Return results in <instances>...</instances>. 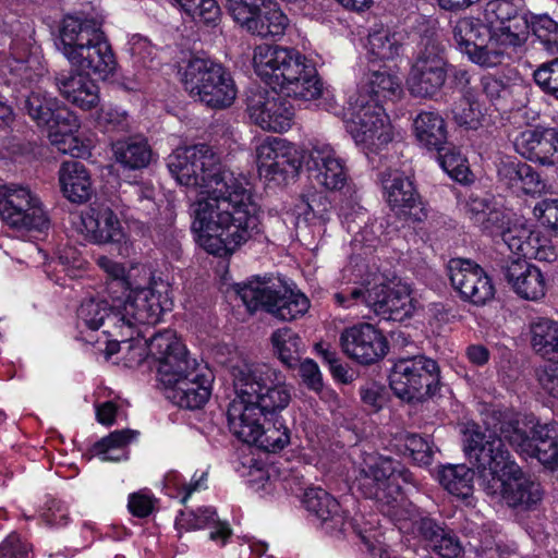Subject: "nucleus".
<instances>
[{"mask_svg":"<svg viewBox=\"0 0 558 558\" xmlns=\"http://www.w3.org/2000/svg\"><path fill=\"white\" fill-rule=\"evenodd\" d=\"M83 226L93 242L117 245L120 255L128 251L121 223L110 208L86 215L83 217Z\"/></svg>","mask_w":558,"mask_h":558,"instance_id":"obj_30","label":"nucleus"},{"mask_svg":"<svg viewBox=\"0 0 558 558\" xmlns=\"http://www.w3.org/2000/svg\"><path fill=\"white\" fill-rule=\"evenodd\" d=\"M411 520L413 521V527L428 547L437 542V538L448 529L430 517L418 515L417 518H411Z\"/></svg>","mask_w":558,"mask_h":558,"instance_id":"obj_60","label":"nucleus"},{"mask_svg":"<svg viewBox=\"0 0 558 558\" xmlns=\"http://www.w3.org/2000/svg\"><path fill=\"white\" fill-rule=\"evenodd\" d=\"M109 304L106 300H84L76 312L77 327H85L90 330L101 328L105 318L102 316L110 310Z\"/></svg>","mask_w":558,"mask_h":558,"instance_id":"obj_49","label":"nucleus"},{"mask_svg":"<svg viewBox=\"0 0 558 558\" xmlns=\"http://www.w3.org/2000/svg\"><path fill=\"white\" fill-rule=\"evenodd\" d=\"M89 76L74 68L62 70L56 73L54 85L65 100L83 110H90L99 104V88Z\"/></svg>","mask_w":558,"mask_h":558,"instance_id":"obj_24","label":"nucleus"},{"mask_svg":"<svg viewBox=\"0 0 558 558\" xmlns=\"http://www.w3.org/2000/svg\"><path fill=\"white\" fill-rule=\"evenodd\" d=\"M400 90V81L386 66L369 69L352 96H362L380 105L383 99L395 96Z\"/></svg>","mask_w":558,"mask_h":558,"instance_id":"obj_34","label":"nucleus"},{"mask_svg":"<svg viewBox=\"0 0 558 558\" xmlns=\"http://www.w3.org/2000/svg\"><path fill=\"white\" fill-rule=\"evenodd\" d=\"M182 83L194 100L217 110L229 108L238 94L230 72L208 59L190 60L183 72Z\"/></svg>","mask_w":558,"mask_h":558,"instance_id":"obj_8","label":"nucleus"},{"mask_svg":"<svg viewBox=\"0 0 558 558\" xmlns=\"http://www.w3.org/2000/svg\"><path fill=\"white\" fill-rule=\"evenodd\" d=\"M447 269L450 283L462 301L484 306L494 300L496 288L493 279L474 260L451 258Z\"/></svg>","mask_w":558,"mask_h":558,"instance_id":"obj_17","label":"nucleus"},{"mask_svg":"<svg viewBox=\"0 0 558 558\" xmlns=\"http://www.w3.org/2000/svg\"><path fill=\"white\" fill-rule=\"evenodd\" d=\"M101 16L66 15L60 29L59 49L72 68L106 80L117 68Z\"/></svg>","mask_w":558,"mask_h":558,"instance_id":"obj_5","label":"nucleus"},{"mask_svg":"<svg viewBox=\"0 0 558 558\" xmlns=\"http://www.w3.org/2000/svg\"><path fill=\"white\" fill-rule=\"evenodd\" d=\"M155 189L146 183H128L122 191V199L129 208H133L144 216H151L157 211Z\"/></svg>","mask_w":558,"mask_h":558,"instance_id":"obj_46","label":"nucleus"},{"mask_svg":"<svg viewBox=\"0 0 558 558\" xmlns=\"http://www.w3.org/2000/svg\"><path fill=\"white\" fill-rule=\"evenodd\" d=\"M529 28L539 39L545 48L551 52L558 51V23L549 15H533L529 20Z\"/></svg>","mask_w":558,"mask_h":558,"instance_id":"obj_51","label":"nucleus"},{"mask_svg":"<svg viewBox=\"0 0 558 558\" xmlns=\"http://www.w3.org/2000/svg\"><path fill=\"white\" fill-rule=\"evenodd\" d=\"M389 385L401 400L423 402L439 390V365L425 355L400 357L391 368Z\"/></svg>","mask_w":558,"mask_h":558,"instance_id":"obj_11","label":"nucleus"},{"mask_svg":"<svg viewBox=\"0 0 558 558\" xmlns=\"http://www.w3.org/2000/svg\"><path fill=\"white\" fill-rule=\"evenodd\" d=\"M532 76L536 86L545 95L558 100V58L538 65Z\"/></svg>","mask_w":558,"mask_h":558,"instance_id":"obj_54","label":"nucleus"},{"mask_svg":"<svg viewBox=\"0 0 558 558\" xmlns=\"http://www.w3.org/2000/svg\"><path fill=\"white\" fill-rule=\"evenodd\" d=\"M486 435L478 429H468L464 438L465 450L470 438L480 434L486 441L498 438L505 445L507 440L520 454L537 458L541 445L549 438H555L558 423L539 424L534 415H521L508 410L492 407L483 413Z\"/></svg>","mask_w":558,"mask_h":558,"instance_id":"obj_6","label":"nucleus"},{"mask_svg":"<svg viewBox=\"0 0 558 558\" xmlns=\"http://www.w3.org/2000/svg\"><path fill=\"white\" fill-rule=\"evenodd\" d=\"M442 558H457L462 553V545L456 533L447 529L430 546Z\"/></svg>","mask_w":558,"mask_h":558,"instance_id":"obj_62","label":"nucleus"},{"mask_svg":"<svg viewBox=\"0 0 558 558\" xmlns=\"http://www.w3.org/2000/svg\"><path fill=\"white\" fill-rule=\"evenodd\" d=\"M178 527L185 530L210 529L209 538L223 545L231 536L229 524L219 520L211 507H201L195 511L181 512L175 522Z\"/></svg>","mask_w":558,"mask_h":558,"instance_id":"obj_32","label":"nucleus"},{"mask_svg":"<svg viewBox=\"0 0 558 558\" xmlns=\"http://www.w3.org/2000/svg\"><path fill=\"white\" fill-rule=\"evenodd\" d=\"M235 398L227 416L231 432L243 442L276 452L290 444V428L281 412L291 402V389L275 367L238 361L230 368Z\"/></svg>","mask_w":558,"mask_h":558,"instance_id":"obj_2","label":"nucleus"},{"mask_svg":"<svg viewBox=\"0 0 558 558\" xmlns=\"http://www.w3.org/2000/svg\"><path fill=\"white\" fill-rule=\"evenodd\" d=\"M288 25L287 15L276 2L270 0V3H265L262 11L256 14L247 32L263 38L277 37L284 34Z\"/></svg>","mask_w":558,"mask_h":558,"instance_id":"obj_40","label":"nucleus"},{"mask_svg":"<svg viewBox=\"0 0 558 558\" xmlns=\"http://www.w3.org/2000/svg\"><path fill=\"white\" fill-rule=\"evenodd\" d=\"M58 174L61 193L69 202L84 204L92 198L93 183L83 162L76 159L63 161Z\"/></svg>","mask_w":558,"mask_h":558,"instance_id":"obj_31","label":"nucleus"},{"mask_svg":"<svg viewBox=\"0 0 558 558\" xmlns=\"http://www.w3.org/2000/svg\"><path fill=\"white\" fill-rule=\"evenodd\" d=\"M213 375L201 366L193 375H185L174 385L165 388L167 398L175 405L186 410L202 409L211 395Z\"/></svg>","mask_w":558,"mask_h":558,"instance_id":"obj_23","label":"nucleus"},{"mask_svg":"<svg viewBox=\"0 0 558 558\" xmlns=\"http://www.w3.org/2000/svg\"><path fill=\"white\" fill-rule=\"evenodd\" d=\"M270 342L275 355L284 366L295 368L300 364L305 343L294 330L289 327L279 328L271 333Z\"/></svg>","mask_w":558,"mask_h":558,"instance_id":"obj_39","label":"nucleus"},{"mask_svg":"<svg viewBox=\"0 0 558 558\" xmlns=\"http://www.w3.org/2000/svg\"><path fill=\"white\" fill-rule=\"evenodd\" d=\"M112 303L109 304L110 310L107 311L102 322V332L113 343H125L134 340V335H141L137 330V324L131 315L122 310V296L112 295Z\"/></svg>","mask_w":558,"mask_h":558,"instance_id":"obj_33","label":"nucleus"},{"mask_svg":"<svg viewBox=\"0 0 558 558\" xmlns=\"http://www.w3.org/2000/svg\"><path fill=\"white\" fill-rule=\"evenodd\" d=\"M435 150L440 167L450 178L460 183L468 181L470 170L459 148L447 142L446 145H441V148Z\"/></svg>","mask_w":558,"mask_h":558,"instance_id":"obj_48","label":"nucleus"},{"mask_svg":"<svg viewBox=\"0 0 558 558\" xmlns=\"http://www.w3.org/2000/svg\"><path fill=\"white\" fill-rule=\"evenodd\" d=\"M22 109L38 126H45L50 132L53 130L68 132L78 128L77 117L62 106L56 97L40 89L32 90L25 97Z\"/></svg>","mask_w":558,"mask_h":558,"instance_id":"obj_18","label":"nucleus"},{"mask_svg":"<svg viewBox=\"0 0 558 558\" xmlns=\"http://www.w3.org/2000/svg\"><path fill=\"white\" fill-rule=\"evenodd\" d=\"M465 464H449L440 469L438 480L440 485L451 495L468 498L473 492L474 473L477 469Z\"/></svg>","mask_w":558,"mask_h":558,"instance_id":"obj_44","label":"nucleus"},{"mask_svg":"<svg viewBox=\"0 0 558 558\" xmlns=\"http://www.w3.org/2000/svg\"><path fill=\"white\" fill-rule=\"evenodd\" d=\"M235 291L250 312L264 308L281 320H294L310 308V300L305 294L286 287L277 289L270 279L256 277L247 282L238 283Z\"/></svg>","mask_w":558,"mask_h":558,"instance_id":"obj_10","label":"nucleus"},{"mask_svg":"<svg viewBox=\"0 0 558 558\" xmlns=\"http://www.w3.org/2000/svg\"><path fill=\"white\" fill-rule=\"evenodd\" d=\"M255 73L270 89L256 86L246 94L251 120L265 131L290 129L294 109L286 97L310 101L323 95L315 66L293 48L263 44L253 54Z\"/></svg>","mask_w":558,"mask_h":558,"instance_id":"obj_3","label":"nucleus"},{"mask_svg":"<svg viewBox=\"0 0 558 558\" xmlns=\"http://www.w3.org/2000/svg\"><path fill=\"white\" fill-rule=\"evenodd\" d=\"M481 93L498 111H506L523 106L526 97V86L511 82L505 76L485 74L480 80Z\"/></svg>","mask_w":558,"mask_h":558,"instance_id":"obj_29","label":"nucleus"},{"mask_svg":"<svg viewBox=\"0 0 558 558\" xmlns=\"http://www.w3.org/2000/svg\"><path fill=\"white\" fill-rule=\"evenodd\" d=\"M0 218L16 231L44 232L49 219L39 196L28 186L7 184L0 187Z\"/></svg>","mask_w":558,"mask_h":558,"instance_id":"obj_12","label":"nucleus"},{"mask_svg":"<svg viewBox=\"0 0 558 558\" xmlns=\"http://www.w3.org/2000/svg\"><path fill=\"white\" fill-rule=\"evenodd\" d=\"M138 432L130 428L114 430L93 446L94 456L104 462H119L128 459L125 447L137 438Z\"/></svg>","mask_w":558,"mask_h":558,"instance_id":"obj_42","label":"nucleus"},{"mask_svg":"<svg viewBox=\"0 0 558 558\" xmlns=\"http://www.w3.org/2000/svg\"><path fill=\"white\" fill-rule=\"evenodd\" d=\"M404 450L418 465H429L434 458V449L427 438L417 434L402 433L399 437Z\"/></svg>","mask_w":558,"mask_h":558,"instance_id":"obj_52","label":"nucleus"},{"mask_svg":"<svg viewBox=\"0 0 558 558\" xmlns=\"http://www.w3.org/2000/svg\"><path fill=\"white\" fill-rule=\"evenodd\" d=\"M146 347L150 357L157 362V377L165 388L187 374L193 375V371L201 366L170 329L151 333Z\"/></svg>","mask_w":558,"mask_h":558,"instance_id":"obj_14","label":"nucleus"},{"mask_svg":"<svg viewBox=\"0 0 558 558\" xmlns=\"http://www.w3.org/2000/svg\"><path fill=\"white\" fill-rule=\"evenodd\" d=\"M299 216L310 223H325L329 220L331 203L328 197L322 193H314L299 205Z\"/></svg>","mask_w":558,"mask_h":558,"instance_id":"obj_50","label":"nucleus"},{"mask_svg":"<svg viewBox=\"0 0 558 558\" xmlns=\"http://www.w3.org/2000/svg\"><path fill=\"white\" fill-rule=\"evenodd\" d=\"M29 551L31 546L15 533H11L0 544L1 558H28Z\"/></svg>","mask_w":558,"mask_h":558,"instance_id":"obj_63","label":"nucleus"},{"mask_svg":"<svg viewBox=\"0 0 558 558\" xmlns=\"http://www.w3.org/2000/svg\"><path fill=\"white\" fill-rule=\"evenodd\" d=\"M116 161L124 169L140 170L146 168L151 160V148L142 137H129L117 141L112 145Z\"/></svg>","mask_w":558,"mask_h":558,"instance_id":"obj_38","label":"nucleus"},{"mask_svg":"<svg viewBox=\"0 0 558 558\" xmlns=\"http://www.w3.org/2000/svg\"><path fill=\"white\" fill-rule=\"evenodd\" d=\"M403 484L416 487L412 472L388 457L369 456L359 468L355 478L357 489L365 498L383 506H392L401 495Z\"/></svg>","mask_w":558,"mask_h":558,"instance_id":"obj_9","label":"nucleus"},{"mask_svg":"<svg viewBox=\"0 0 558 558\" xmlns=\"http://www.w3.org/2000/svg\"><path fill=\"white\" fill-rule=\"evenodd\" d=\"M465 456L477 469L487 494L500 493L508 507L520 511L534 510L541 504L544 496L541 483L522 471L500 439L486 441L474 434Z\"/></svg>","mask_w":558,"mask_h":558,"instance_id":"obj_4","label":"nucleus"},{"mask_svg":"<svg viewBox=\"0 0 558 558\" xmlns=\"http://www.w3.org/2000/svg\"><path fill=\"white\" fill-rule=\"evenodd\" d=\"M174 3L193 20L215 23L220 13L216 0H173Z\"/></svg>","mask_w":558,"mask_h":558,"instance_id":"obj_53","label":"nucleus"},{"mask_svg":"<svg viewBox=\"0 0 558 558\" xmlns=\"http://www.w3.org/2000/svg\"><path fill=\"white\" fill-rule=\"evenodd\" d=\"M311 160L317 170L316 180L319 184L329 191H350L347 169L331 146H314L311 150Z\"/></svg>","mask_w":558,"mask_h":558,"instance_id":"obj_28","label":"nucleus"},{"mask_svg":"<svg viewBox=\"0 0 558 558\" xmlns=\"http://www.w3.org/2000/svg\"><path fill=\"white\" fill-rule=\"evenodd\" d=\"M523 158L543 167L558 168V129L535 126L525 129L514 140Z\"/></svg>","mask_w":558,"mask_h":558,"instance_id":"obj_21","label":"nucleus"},{"mask_svg":"<svg viewBox=\"0 0 558 558\" xmlns=\"http://www.w3.org/2000/svg\"><path fill=\"white\" fill-rule=\"evenodd\" d=\"M533 214L543 226L558 235V199H542L534 206Z\"/></svg>","mask_w":558,"mask_h":558,"instance_id":"obj_61","label":"nucleus"},{"mask_svg":"<svg viewBox=\"0 0 558 558\" xmlns=\"http://www.w3.org/2000/svg\"><path fill=\"white\" fill-rule=\"evenodd\" d=\"M496 167L498 181L514 192L535 196L546 190V183L539 173L526 162L508 157L501 158Z\"/></svg>","mask_w":558,"mask_h":558,"instance_id":"obj_26","label":"nucleus"},{"mask_svg":"<svg viewBox=\"0 0 558 558\" xmlns=\"http://www.w3.org/2000/svg\"><path fill=\"white\" fill-rule=\"evenodd\" d=\"M122 310L126 311L137 325H155L166 310L167 298L156 290V283L148 287L129 286L121 292Z\"/></svg>","mask_w":558,"mask_h":558,"instance_id":"obj_22","label":"nucleus"},{"mask_svg":"<svg viewBox=\"0 0 558 558\" xmlns=\"http://www.w3.org/2000/svg\"><path fill=\"white\" fill-rule=\"evenodd\" d=\"M181 185L201 189L206 197L194 204L193 229L209 254L231 255L260 232L257 205L241 179L225 169L206 144L177 148L167 158Z\"/></svg>","mask_w":558,"mask_h":558,"instance_id":"obj_1","label":"nucleus"},{"mask_svg":"<svg viewBox=\"0 0 558 558\" xmlns=\"http://www.w3.org/2000/svg\"><path fill=\"white\" fill-rule=\"evenodd\" d=\"M486 23L513 46H522L529 34V20L520 12L514 0L487 1L484 9Z\"/></svg>","mask_w":558,"mask_h":558,"instance_id":"obj_20","label":"nucleus"},{"mask_svg":"<svg viewBox=\"0 0 558 558\" xmlns=\"http://www.w3.org/2000/svg\"><path fill=\"white\" fill-rule=\"evenodd\" d=\"M340 344L349 357L365 365L379 361L388 352L387 339L371 324L344 329L340 336Z\"/></svg>","mask_w":558,"mask_h":558,"instance_id":"obj_19","label":"nucleus"},{"mask_svg":"<svg viewBox=\"0 0 558 558\" xmlns=\"http://www.w3.org/2000/svg\"><path fill=\"white\" fill-rule=\"evenodd\" d=\"M531 344L541 356L558 363V323L539 318L531 325Z\"/></svg>","mask_w":558,"mask_h":558,"instance_id":"obj_43","label":"nucleus"},{"mask_svg":"<svg viewBox=\"0 0 558 558\" xmlns=\"http://www.w3.org/2000/svg\"><path fill=\"white\" fill-rule=\"evenodd\" d=\"M302 504L328 533L340 532L345 524V515L338 500L322 487L305 489Z\"/></svg>","mask_w":558,"mask_h":558,"instance_id":"obj_27","label":"nucleus"},{"mask_svg":"<svg viewBox=\"0 0 558 558\" xmlns=\"http://www.w3.org/2000/svg\"><path fill=\"white\" fill-rule=\"evenodd\" d=\"M447 68L444 47L427 45L411 66L407 80L410 94L421 98H435L447 81Z\"/></svg>","mask_w":558,"mask_h":558,"instance_id":"obj_16","label":"nucleus"},{"mask_svg":"<svg viewBox=\"0 0 558 558\" xmlns=\"http://www.w3.org/2000/svg\"><path fill=\"white\" fill-rule=\"evenodd\" d=\"M265 3H270V0H228L227 8L234 21L247 31Z\"/></svg>","mask_w":558,"mask_h":558,"instance_id":"obj_55","label":"nucleus"},{"mask_svg":"<svg viewBox=\"0 0 558 558\" xmlns=\"http://www.w3.org/2000/svg\"><path fill=\"white\" fill-rule=\"evenodd\" d=\"M498 32L492 31L488 37L477 45L466 57L468 59L481 68H496L504 63L507 54V47H514L509 44Z\"/></svg>","mask_w":558,"mask_h":558,"instance_id":"obj_41","label":"nucleus"},{"mask_svg":"<svg viewBox=\"0 0 558 558\" xmlns=\"http://www.w3.org/2000/svg\"><path fill=\"white\" fill-rule=\"evenodd\" d=\"M301 166L302 161L298 156L296 149L286 143L284 153L270 166V175L272 178L280 175L283 180L294 179L298 177Z\"/></svg>","mask_w":558,"mask_h":558,"instance_id":"obj_57","label":"nucleus"},{"mask_svg":"<svg viewBox=\"0 0 558 558\" xmlns=\"http://www.w3.org/2000/svg\"><path fill=\"white\" fill-rule=\"evenodd\" d=\"M453 119L458 125L470 130H477L482 125V112L476 100L468 97L464 107H457L452 110Z\"/></svg>","mask_w":558,"mask_h":558,"instance_id":"obj_59","label":"nucleus"},{"mask_svg":"<svg viewBox=\"0 0 558 558\" xmlns=\"http://www.w3.org/2000/svg\"><path fill=\"white\" fill-rule=\"evenodd\" d=\"M333 300L343 308L364 306L376 316L395 322L411 317L415 310L410 290L401 284L354 283L336 292Z\"/></svg>","mask_w":558,"mask_h":558,"instance_id":"obj_7","label":"nucleus"},{"mask_svg":"<svg viewBox=\"0 0 558 558\" xmlns=\"http://www.w3.org/2000/svg\"><path fill=\"white\" fill-rule=\"evenodd\" d=\"M492 31L493 28L480 19L465 16L453 24L452 38L458 50L468 56L488 37Z\"/></svg>","mask_w":558,"mask_h":558,"instance_id":"obj_37","label":"nucleus"},{"mask_svg":"<svg viewBox=\"0 0 558 558\" xmlns=\"http://www.w3.org/2000/svg\"><path fill=\"white\" fill-rule=\"evenodd\" d=\"M414 134L417 142L429 150L441 148L447 144V129L445 120L438 112L423 111L413 122Z\"/></svg>","mask_w":558,"mask_h":558,"instance_id":"obj_36","label":"nucleus"},{"mask_svg":"<svg viewBox=\"0 0 558 558\" xmlns=\"http://www.w3.org/2000/svg\"><path fill=\"white\" fill-rule=\"evenodd\" d=\"M475 226L478 227L482 232L492 236H501L509 250L510 241L507 239L508 234L511 233L513 239H518L521 234L520 231L524 228L522 226L510 227L507 214L495 207H492Z\"/></svg>","mask_w":558,"mask_h":558,"instance_id":"obj_45","label":"nucleus"},{"mask_svg":"<svg viewBox=\"0 0 558 558\" xmlns=\"http://www.w3.org/2000/svg\"><path fill=\"white\" fill-rule=\"evenodd\" d=\"M345 128L356 144L374 151L392 141L391 125L383 107L362 96H350Z\"/></svg>","mask_w":558,"mask_h":558,"instance_id":"obj_13","label":"nucleus"},{"mask_svg":"<svg viewBox=\"0 0 558 558\" xmlns=\"http://www.w3.org/2000/svg\"><path fill=\"white\" fill-rule=\"evenodd\" d=\"M518 239L511 233L507 239L510 241V251L525 258H534L539 262L553 263L557 259V253L550 240L539 231H532L523 228Z\"/></svg>","mask_w":558,"mask_h":558,"instance_id":"obj_35","label":"nucleus"},{"mask_svg":"<svg viewBox=\"0 0 558 558\" xmlns=\"http://www.w3.org/2000/svg\"><path fill=\"white\" fill-rule=\"evenodd\" d=\"M296 367H299L300 376L310 389L319 391L323 388V378L316 362L305 359L300 361Z\"/></svg>","mask_w":558,"mask_h":558,"instance_id":"obj_64","label":"nucleus"},{"mask_svg":"<svg viewBox=\"0 0 558 558\" xmlns=\"http://www.w3.org/2000/svg\"><path fill=\"white\" fill-rule=\"evenodd\" d=\"M501 272L513 291L523 299L536 301L545 295V280L541 270L526 259L506 260Z\"/></svg>","mask_w":558,"mask_h":558,"instance_id":"obj_25","label":"nucleus"},{"mask_svg":"<svg viewBox=\"0 0 558 558\" xmlns=\"http://www.w3.org/2000/svg\"><path fill=\"white\" fill-rule=\"evenodd\" d=\"M98 266L108 275V291L110 295H119L118 292L129 289L131 282L125 275V268L122 264L112 260L107 256H99Z\"/></svg>","mask_w":558,"mask_h":558,"instance_id":"obj_56","label":"nucleus"},{"mask_svg":"<svg viewBox=\"0 0 558 558\" xmlns=\"http://www.w3.org/2000/svg\"><path fill=\"white\" fill-rule=\"evenodd\" d=\"M286 141L272 138L264 141L256 149L257 162L260 171L270 175V166L278 160V157L284 153Z\"/></svg>","mask_w":558,"mask_h":558,"instance_id":"obj_58","label":"nucleus"},{"mask_svg":"<svg viewBox=\"0 0 558 558\" xmlns=\"http://www.w3.org/2000/svg\"><path fill=\"white\" fill-rule=\"evenodd\" d=\"M400 48V39L389 28L374 27L368 34V51L380 60L393 59L399 54Z\"/></svg>","mask_w":558,"mask_h":558,"instance_id":"obj_47","label":"nucleus"},{"mask_svg":"<svg viewBox=\"0 0 558 558\" xmlns=\"http://www.w3.org/2000/svg\"><path fill=\"white\" fill-rule=\"evenodd\" d=\"M380 182L385 199L399 220L421 223L427 219V205L408 177L389 170L380 172Z\"/></svg>","mask_w":558,"mask_h":558,"instance_id":"obj_15","label":"nucleus"}]
</instances>
